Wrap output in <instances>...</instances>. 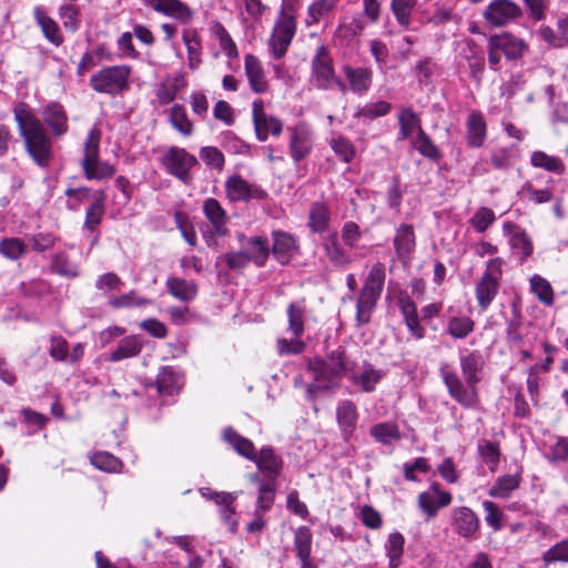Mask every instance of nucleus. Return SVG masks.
<instances>
[{
    "mask_svg": "<svg viewBox=\"0 0 568 568\" xmlns=\"http://www.w3.org/2000/svg\"><path fill=\"white\" fill-rule=\"evenodd\" d=\"M459 363L465 384L447 363L440 365V376L452 398L466 408L475 407L478 403L476 384L484 367L483 356L479 352H469L460 355Z\"/></svg>",
    "mask_w": 568,
    "mask_h": 568,
    "instance_id": "nucleus-1",
    "label": "nucleus"
},
{
    "mask_svg": "<svg viewBox=\"0 0 568 568\" xmlns=\"http://www.w3.org/2000/svg\"><path fill=\"white\" fill-rule=\"evenodd\" d=\"M14 119L30 156L37 164L47 165L51 158L52 142L40 120L26 103L14 108Z\"/></svg>",
    "mask_w": 568,
    "mask_h": 568,
    "instance_id": "nucleus-2",
    "label": "nucleus"
},
{
    "mask_svg": "<svg viewBox=\"0 0 568 568\" xmlns=\"http://www.w3.org/2000/svg\"><path fill=\"white\" fill-rule=\"evenodd\" d=\"M223 438L239 455L256 464L258 471L264 476L263 480L276 483L283 468V459L272 447H263L256 453L254 444L232 428L224 429Z\"/></svg>",
    "mask_w": 568,
    "mask_h": 568,
    "instance_id": "nucleus-3",
    "label": "nucleus"
},
{
    "mask_svg": "<svg viewBox=\"0 0 568 568\" xmlns=\"http://www.w3.org/2000/svg\"><path fill=\"white\" fill-rule=\"evenodd\" d=\"M101 131L98 128H92L84 142L83 159L81 166L88 180H104L114 175L115 169L113 165L105 161H101L100 153Z\"/></svg>",
    "mask_w": 568,
    "mask_h": 568,
    "instance_id": "nucleus-4",
    "label": "nucleus"
},
{
    "mask_svg": "<svg viewBox=\"0 0 568 568\" xmlns=\"http://www.w3.org/2000/svg\"><path fill=\"white\" fill-rule=\"evenodd\" d=\"M311 83L318 90L337 88L342 93L347 92V85L335 73L333 58L325 45L317 48L312 59Z\"/></svg>",
    "mask_w": 568,
    "mask_h": 568,
    "instance_id": "nucleus-5",
    "label": "nucleus"
},
{
    "mask_svg": "<svg viewBox=\"0 0 568 568\" xmlns=\"http://www.w3.org/2000/svg\"><path fill=\"white\" fill-rule=\"evenodd\" d=\"M295 32V10L291 6L283 4L268 40V49L273 58L281 59L285 55Z\"/></svg>",
    "mask_w": 568,
    "mask_h": 568,
    "instance_id": "nucleus-6",
    "label": "nucleus"
},
{
    "mask_svg": "<svg viewBox=\"0 0 568 568\" xmlns=\"http://www.w3.org/2000/svg\"><path fill=\"white\" fill-rule=\"evenodd\" d=\"M306 307L303 301L293 302L287 307L288 325L286 333L292 338H278L277 349L281 355L300 354L305 348V343L301 339L304 334Z\"/></svg>",
    "mask_w": 568,
    "mask_h": 568,
    "instance_id": "nucleus-7",
    "label": "nucleus"
},
{
    "mask_svg": "<svg viewBox=\"0 0 568 568\" xmlns=\"http://www.w3.org/2000/svg\"><path fill=\"white\" fill-rule=\"evenodd\" d=\"M131 68L129 65L105 67L90 79V87L98 93L118 94L129 89Z\"/></svg>",
    "mask_w": 568,
    "mask_h": 568,
    "instance_id": "nucleus-8",
    "label": "nucleus"
},
{
    "mask_svg": "<svg viewBox=\"0 0 568 568\" xmlns=\"http://www.w3.org/2000/svg\"><path fill=\"white\" fill-rule=\"evenodd\" d=\"M503 264L504 261L500 257L489 260L485 272L476 283L475 295L481 311H486L498 294Z\"/></svg>",
    "mask_w": 568,
    "mask_h": 568,
    "instance_id": "nucleus-9",
    "label": "nucleus"
},
{
    "mask_svg": "<svg viewBox=\"0 0 568 568\" xmlns=\"http://www.w3.org/2000/svg\"><path fill=\"white\" fill-rule=\"evenodd\" d=\"M288 151L295 164L310 156L315 144V132L306 122L287 126Z\"/></svg>",
    "mask_w": 568,
    "mask_h": 568,
    "instance_id": "nucleus-10",
    "label": "nucleus"
},
{
    "mask_svg": "<svg viewBox=\"0 0 568 568\" xmlns=\"http://www.w3.org/2000/svg\"><path fill=\"white\" fill-rule=\"evenodd\" d=\"M161 163L170 174L186 184L191 181L190 171L197 164V160L186 150L171 146L162 155Z\"/></svg>",
    "mask_w": 568,
    "mask_h": 568,
    "instance_id": "nucleus-11",
    "label": "nucleus"
},
{
    "mask_svg": "<svg viewBox=\"0 0 568 568\" xmlns=\"http://www.w3.org/2000/svg\"><path fill=\"white\" fill-rule=\"evenodd\" d=\"M523 14L521 8L510 0H493L483 11L487 24L494 28L506 27Z\"/></svg>",
    "mask_w": 568,
    "mask_h": 568,
    "instance_id": "nucleus-12",
    "label": "nucleus"
},
{
    "mask_svg": "<svg viewBox=\"0 0 568 568\" xmlns=\"http://www.w3.org/2000/svg\"><path fill=\"white\" fill-rule=\"evenodd\" d=\"M453 496L449 491L440 488L439 484L433 483L426 490L417 497L418 508L428 519L437 516L438 510L452 504Z\"/></svg>",
    "mask_w": 568,
    "mask_h": 568,
    "instance_id": "nucleus-13",
    "label": "nucleus"
},
{
    "mask_svg": "<svg viewBox=\"0 0 568 568\" xmlns=\"http://www.w3.org/2000/svg\"><path fill=\"white\" fill-rule=\"evenodd\" d=\"M226 196L231 202H247L252 199L266 197L265 191L255 184L248 183L241 175L234 174L225 181Z\"/></svg>",
    "mask_w": 568,
    "mask_h": 568,
    "instance_id": "nucleus-14",
    "label": "nucleus"
},
{
    "mask_svg": "<svg viewBox=\"0 0 568 568\" xmlns=\"http://www.w3.org/2000/svg\"><path fill=\"white\" fill-rule=\"evenodd\" d=\"M252 114L256 136L260 141H266L270 135L277 136L281 134L283 129L281 120L264 112V104L261 99L253 102Z\"/></svg>",
    "mask_w": 568,
    "mask_h": 568,
    "instance_id": "nucleus-15",
    "label": "nucleus"
},
{
    "mask_svg": "<svg viewBox=\"0 0 568 568\" xmlns=\"http://www.w3.org/2000/svg\"><path fill=\"white\" fill-rule=\"evenodd\" d=\"M450 519L454 531L463 538H471L479 529V519L469 507H455Z\"/></svg>",
    "mask_w": 568,
    "mask_h": 568,
    "instance_id": "nucleus-16",
    "label": "nucleus"
},
{
    "mask_svg": "<svg viewBox=\"0 0 568 568\" xmlns=\"http://www.w3.org/2000/svg\"><path fill=\"white\" fill-rule=\"evenodd\" d=\"M504 234L510 236L509 244L515 252L519 255L520 262H524L531 255L534 245L525 230L520 229L513 222H505L503 225Z\"/></svg>",
    "mask_w": 568,
    "mask_h": 568,
    "instance_id": "nucleus-17",
    "label": "nucleus"
},
{
    "mask_svg": "<svg viewBox=\"0 0 568 568\" xmlns=\"http://www.w3.org/2000/svg\"><path fill=\"white\" fill-rule=\"evenodd\" d=\"M244 69L251 90L257 94L265 93L268 90V81L258 58L253 54H246Z\"/></svg>",
    "mask_w": 568,
    "mask_h": 568,
    "instance_id": "nucleus-18",
    "label": "nucleus"
},
{
    "mask_svg": "<svg viewBox=\"0 0 568 568\" xmlns=\"http://www.w3.org/2000/svg\"><path fill=\"white\" fill-rule=\"evenodd\" d=\"M297 248V241L292 234L283 231L273 232L272 252L281 264H288Z\"/></svg>",
    "mask_w": 568,
    "mask_h": 568,
    "instance_id": "nucleus-19",
    "label": "nucleus"
},
{
    "mask_svg": "<svg viewBox=\"0 0 568 568\" xmlns=\"http://www.w3.org/2000/svg\"><path fill=\"white\" fill-rule=\"evenodd\" d=\"M342 71L348 82L347 90L352 92L363 95L365 94L371 85L373 80V72L367 68H353L348 64L343 65Z\"/></svg>",
    "mask_w": 568,
    "mask_h": 568,
    "instance_id": "nucleus-20",
    "label": "nucleus"
},
{
    "mask_svg": "<svg viewBox=\"0 0 568 568\" xmlns=\"http://www.w3.org/2000/svg\"><path fill=\"white\" fill-rule=\"evenodd\" d=\"M149 6L156 12L173 18L181 23L192 19L191 9L181 0H149Z\"/></svg>",
    "mask_w": 568,
    "mask_h": 568,
    "instance_id": "nucleus-21",
    "label": "nucleus"
},
{
    "mask_svg": "<svg viewBox=\"0 0 568 568\" xmlns=\"http://www.w3.org/2000/svg\"><path fill=\"white\" fill-rule=\"evenodd\" d=\"M41 115L54 136L60 138L68 132V116L60 103L50 102L43 108Z\"/></svg>",
    "mask_w": 568,
    "mask_h": 568,
    "instance_id": "nucleus-22",
    "label": "nucleus"
},
{
    "mask_svg": "<svg viewBox=\"0 0 568 568\" xmlns=\"http://www.w3.org/2000/svg\"><path fill=\"white\" fill-rule=\"evenodd\" d=\"M487 138V123L479 111H471L466 120V140L470 148H480Z\"/></svg>",
    "mask_w": 568,
    "mask_h": 568,
    "instance_id": "nucleus-23",
    "label": "nucleus"
},
{
    "mask_svg": "<svg viewBox=\"0 0 568 568\" xmlns=\"http://www.w3.org/2000/svg\"><path fill=\"white\" fill-rule=\"evenodd\" d=\"M203 213L212 224L217 235L224 236L227 233L226 224L229 222V217L225 210L216 199L209 197L204 201Z\"/></svg>",
    "mask_w": 568,
    "mask_h": 568,
    "instance_id": "nucleus-24",
    "label": "nucleus"
},
{
    "mask_svg": "<svg viewBox=\"0 0 568 568\" xmlns=\"http://www.w3.org/2000/svg\"><path fill=\"white\" fill-rule=\"evenodd\" d=\"M394 247L400 261L407 263L410 260V255L415 250V233L413 226L403 224L397 229L394 237Z\"/></svg>",
    "mask_w": 568,
    "mask_h": 568,
    "instance_id": "nucleus-25",
    "label": "nucleus"
},
{
    "mask_svg": "<svg viewBox=\"0 0 568 568\" xmlns=\"http://www.w3.org/2000/svg\"><path fill=\"white\" fill-rule=\"evenodd\" d=\"M494 37L495 47L500 48L505 57L509 60L521 58L528 49L526 41L510 33L505 32Z\"/></svg>",
    "mask_w": 568,
    "mask_h": 568,
    "instance_id": "nucleus-26",
    "label": "nucleus"
},
{
    "mask_svg": "<svg viewBox=\"0 0 568 568\" xmlns=\"http://www.w3.org/2000/svg\"><path fill=\"white\" fill-rule=\"evenodd\" d=\"M357 418V409L354 403L344 400L338 404L336 419L345 438H349L355 432Z\"/></svg>",
    "mask_w": 568,
    "mask_h": 568,
    "instance_id": "nucleus-27",
    "label": "nucleus"
},
{
    "mask_svg": "<svg viewBox=\"0 0 568 568\" xmlns=\"http://www.w3.org/2000/svg\"><path fill=\"white\" fill-rule=\"evenodd\" d=\"M33 17L37 24L41 28L44 38L59 47L63 42L62 33L60 32L58 23L50 18L42 7H36L33 9Z\"/></svg>",
    "mask_w": 568,
    "mask_h": 568,
    "instance_id": "nucleus-28",
    "label": "nucleus"
},
{
    "mask_svg": "<svg viewBox=\"0 0 568 568\" xmlns=\"http://www.w3.org/2000/svg\"><path fill=\"white\" fill-rule=\"evenodd\" d=\"M241 248L247 254L248 260L253 261L257 266L265 264L270 253L267 240L263 236L243 237Z\"/></svg>",
    "mask_w": 568,
    "mask_h": 568,
    "instance_id": "nucleus-29",
    "label": "nucleus"
},
{
    "mask_svg": "<svg viewBox=\"0 0 568 568\" xmlns=\"http://www.w3.org/2000/svg\"><path fill=\"white\" fill-rule=\"evenodd\" d=\"M237 498V493H214L213 500L220 506V515L225 525L229 526L232 532H235L237 527V520L234 518L235 508L233 507L234 501Z\"/></svg>",
    "mask_w": 568,
    "mask_h": 568,
    "instance_id": "nucleus-30",
    "label": "nucleus"
},
{
    "mask_svg": "<svg viewBox=\"0 0 568 568\" xmlns=\"http://www.w3.org/2000/svg\"><path fill=\"white\" fill-rule=\"evenodd\" d=\"M168 292L179 301L191 302L197 295V286L192 281L171 276L166 280Z\"/></svg>",
    "mask_w": 568,
    "mask_h": 568,
    "instance_id": "nucleus-31",
    "label": "nucleus"
},
{
    "mask_svg": "<svg viewBox=\"0 0 568 568\" xmlns=\"http://www.w3.org/2000/svg\"><path fill=\"white\" fill-rule=\"evenodd\" d=\"M521 473L514 475H503L496 479L488 490V495L494 498L508 499L511 494L520 486Z\"/></svg>",
    "mask_w": 568,
    "mask_h": 568,
    "instance_id": "nucleus-32",
    "label": "nucleus"
},
{
    "mask_svg": "<svg viewBox=\"0 0 568 568\" xmlns=\"http://www.w3.org/2000/svg\"><path fill=\"white\" fill-rule=\"evenodd\" d=\"M182 385V376L172 367H163L158 374L156 387L161 395L172 396L181 389Z\"/></svg>",
    "mask_w": 568,
    "mask_h": 568,
    "instance_id": "nucleus-33",
    "label": "nucleus"
},
{
    "mask_svg": "<svg viewBox=\"0 0 568 568\" xmlns=\"http://www.w3.org/2000/svg\"><path fill=\"white\" fill-rule=\"evenodd\" d=\"M182 40H183V43L185 44L186 52H187V65L192 71H194L202 63L201 39H200L196 30L185 29L182 34Z\"/></svg>",
    "mask_w": 568,
    "mask_h": 568,
    "instance_id": "nucleus-34",
    "label": "nucleus"
},
{
    "mask_svg": "<svg viewBox=\"0 0 568 568\" xmlns=\"http://www.w3.org/2000/svg\"><path fill=\"white\" fill-rule=\"evenodd\" d=\"M251 480L258 484V496L255 511L258 514H265L271 509L274 503L276 483L272 480H262L258 474L252 475Z\"/></svg>",
    "mask_w": 568,
    "mask_h": 568,
    "instance_id": "nucleus-35",
    "label": "nucleus"
},
{
    "mask_svg": "<svg viewBox=\"0 0 568 568\" xmlns=\"http://www.w3.org/2000/svg\"><path fill=\"white\" fill-rule=\"evenodd\" d=\"M294 546L302 568H315L311 562L312 534L307 527L302 526L296 529Z\"/></svg>",
    "mask_w": 568,
    "mask_h": 568,
    "instance_id": "nucleus-36",
    "label": "nucleus"
},
{
    "mask_svg": "<svg viewBox=\"0 0 568 568\" xmlns=\"http://www.w3.org/2000/svg\"><path fill=\"white\" fill-rule=\"evenodd\" d=\"M379 295L361 291L356 302L355 321L358 326L365 325L371 321L372 314L379 300Z\"/></svg>",
    "mask_w": 568,
    "mask_h": 568,
    "instance_id": "nucleus-37",
    "label": "nucleus"
},
{
    "mask_svg": "<svg viewBox=\"0 0 568 568\" xmlns=\"http://www.w3.org/2000/svg\"><path fill=\"white\" fill-rule=\"evenodd\" d=\"M210 30L212 36L217 40L221 50L229 59H235L239 57L236 43L221 22H213Z\"/></svg>",
    "mask_w": 568,
    "mask_h": 568,
    "instance_id": "nucleus-38",
    "label": "nucleus"
},
{
    "mask_svg": "<svg viewBox=\"0 0 568 568\" xmlns=\"http://www.w3.org/2000/svg\"><path fill=\"white\" fill-rule=\"evenodd\" d=\"M384 376V371L376 369L372 365L366 364L358 374L353 376V381L364 392L369 393L375 389V386L382 381Z\"/></svg>",
    "mask_w": 568,
    "mask_h": 568,
    "instance_id": "nucleus-39",
    "label": "nucleus"
},
{
    "mask_svg": "<svg viewBox=\"0 0 568 568\" xmlns=\"http://www.w3.org/2000/svg\"><path fill=\"white\" fill-rule=\"evenodd\" d=\"M371 436L383 445H392L402 438L397 424L393 422H384L374 425L371 428Z\"/></svg>",
    "mask_w": 568,
    "mask_h": 568,
    "instance_id": "nucleus-40",
    "label": "nucleus"
},
{
    "mask_svg": "<svg viewBox=\"0 0 568 568\" xmlns=\"http://www.w3.org/2000/svg\"><path fill=\"white\" fill-rule=\"evenodd\" d=\"M324 250L328 260L336 266H346L351 263V255L341 246L336 234L325 239Z\"/></svg>",
    "mask_w": 568,
    "mask_h": 568,
    "instance_id": "nucleus-41",
    "label": "nucleus"
},
{
    "mask_svg": "<svg viewBox=\"0 0 568 568\" xmlns=\"http://www.w3.org/2000/svg\"><path fill=\"white\" fill-rule=\"evenodd\" d=\"M141 349L142 343L138 336H126L119 343L118 347L111 353L110 361L120 362L125 358L134 357L141 352Z\"/></svg>",
    "mask_w": 568,
    "mask_h": 568,
    "instance_id": "nucleus-42",
    "label": "nucleus"
},
{
    "mask_svg": "<svg viewBox=\"0 0 568 568\" xmlns=\"http://www.w3.org/2000/svg\"><path fill=\"white\" fill-rule=\"evenodd\" d=\"M338 0H316L307 9L306 24L313 26L328 17L336 8Z\"/></svg>",
    "mask_w": 568,
    "mask_h": 568,
    "instance_id": "nucleus-43",
    "label": "nucleus"
},
{
    "mask_svg": "<svg viewBox=\"0 0 568 568\" xmlns=\"http://www.w3.org/2000/svg\"><path fill=\"white\" fill-rule=\"evenodd\" d=\"M385 277V265L381 262L375 263L369 270L361 291L381 296L384 288Z\"/></svg>",
    "mask_w": 568,
    "mask_h": 568,
    "instance_id": "nucleus-44",
    "label": "nucleus"
},
{
    "mask_svg": "<svg viewBox=\"0 0 568 568\" xmlns=\"http://www.w3.org/2000/svg\"><path fill=\"white\" fill-rule=\"evenodd\" d=\"M307 372L314 379L316 388H328L329 385L337 379L331 376L329 371L325 367L323 359H314L308 363Z\"/></svg>",
    "mask_w": 568,
    "mask_h": 568,
    "instance_id": "nucleus-45",
    "label": "nucleus"
},
{
    "mask_svg": "<svg viewBox=\"0 0 568 568\" xmlns=\"http://www.w3.org/2000/svg\"><path fill=\"white\" fill-rule=\"evenodd\" d=\"M530 162L532 166L548 172L561 174L565 171V165L559 158L548 155L542 151H535L530 156Z\"/></svg>",
    "mask_w": 568,
    "mask_h": 568,
    "instance_id": "nucleus-46",
    "label": "nucleus"
},
{
    "mask_svg": "<svg viewBox=\"0 0 568 568\" xmlns=\"http://www.w3.org/2000/svg\"><path fill=\"white\" fill-rule=\"evenodd\" d=\"M475 327L474 321L468 316H454L447 323V332L454 338L467 337Z\"/></svg>",
    "mask_w": 568,
    "mask_h": 568,
    "instance_id": "nucleus-47",
    "label": "nucleus"
},
{
    "mask_svg": "<svg viewBox=\"0 0 568 568\" xmlns=\"http://www.w3.org/2000/svg\"><path fill=\"white\" fill-rule=\"evenodd\" d=\"M329 223V211L322 203H314L310 211L308 225L314 232H324Z\"/></svg>",
    "mask_w": 568,
    "mask_h": 568,
    "instance_id": "nucleus-48",
    "label": "nucleus"
},
{
    "mask_svg": "<svg viewBox=\"0 0 568 568\" xmlns=\"http://www.w3.org/2000/svg\"><path fill=\"white\" fill-rule=\"evenodd\" d=\"M90 460L95 468L106 473H116L122 468V462L108 452H97Z\"/></svg>",
    "mask_w": 568,
    "mask_h": 568,
    "instance_id": "nucleus-49",
    "label": "nucleus"
},
{
    "mask_svg": "<svg viewBox=\"0 0 568 568\" xmlns=\"http://www.w3.org/2000/svg\"><path fill=\"white\" fill-rule=\"evenodd\" d=\"M170 122L174 129L185 136L191 135L193 131V124L186 115V111L183 105L174 104L170 112Z\"/></svg>",
    "mask_w": 568,
    "mask_h": 568,
    "instance_id": "nucleus-50",
    "label": "nucleus"
},
{
    "mask_svg": "<svg viewBox=\"0 0 568 568\" xmlns=\"http://www.w3.org/2000/svg\"><path fill=\"white\" fill-rule=\"evenodd\" d=\"M398 121L400 125V139L403 140L409 138L415 131L418 133L419 130H422L418 115L410 109L402 110L398 115Z\"/></svg>",
    "mask_w": 568,
    "mask_h": 568,
    "instance_id": "nucleus-51",
    "label": "nucleus"
},
{
    "mask_svg": "<svg viewBox=\"0 0 568 568\" xmlns=\"http://www.w3.org/2000/svg\"><path fill=\"white\" fill-rule=\"evenodd\" d=\"M417 0H392L390 9L399 26L408 28L410 24V17Z\"/></svg>",
    "mask_w": 568,
    "mask_h": 568,
    "instance_id": "nucleus-52",
    "label": "nucleus"
},
{
    "mask_svg": "<svg viewBox=\"0 0 568 568\" xmlns=\"http://www.w3.org/2000/svg\"><path fill=\"white\" fill-rule=\"evenodd\" d=\"M404 537L399 532H393L388 536L387 542L385 545L386 555L389 559V567L397 568L399 565V558L403 554L404 548Z\"/></svg>",
    "mask_w": 568,
    "mask_h": 568,
    "instance_id": "nucleus-53",
    "label": "nucleus"
},
{
    "mask_svg": "<svg viewBox=\"0 0 568 568\" xmlns=\"http://www.w3.org/2000/svg\"><path fill=\"white\" fill-rule=\"evenodd\" d=\"M530 287L541 303L547 306H550L554 303V291L546 278L539 275H534L530 278Z\"/></svg>",
    "mask_w": 568,
    "mask_h": 568,
    "instance_id": "nucleus-54",
    "label": "nucleus"
},
{
    "mask_svg": "<svg viewBox=\"0 0 568 568\" xmlns=\"http://www.w3.org/2000/svg\"><path fill=\"white\" fill-rule=\"evenodd\" d=\"M151 302L148 298L139 296L134 291H130L129 293L112 296L109 300V305L113 308H132V307H141L150 304Z\"/></svg>",
    "mask_w": 568,
    "mask_h": 568,
    "instance_id": "nucleus-55",
    "label": "nucleus"
},
{
    "mask_svg": "<svg viewBox=\"0 0 568 568\" xmlns=\"http://www.w3.org/2000/svg\"><path fill=\"white\" fill-rule=\"evenodd\" d=\"M478 452L490 471H496L500 458L498 446L490 440H481L478 444Z\"/></svg>",
    "mask_w": 568,
    "mask_h": 568,
    "instance_id": "nucleus-56",
    "label": "nucleus"
},
{
    "mask_svg": "<svg viewBox=\"0 0 568 568\" xmlns=\"http://www.w3.org/2000/svg\"><path fill=\"white\" fill-rule=\"evenodd\" d=\"M329 144L334 153L344 162L349 163L355 158V146L348 139L337 135L332 138Z\"/></svg>",
    "mask_w": 568,
    "mask_h": 568,
    "instance_id": "nucleus-57",
    "label": "nucleus"
},
{
    "mask_svg": "<svg viewBox=\"0 0 568 568\" xmlns=\"http://www.w3.org/2000/svg\"><path fill=\"white\" fill-rule=\"evenodd\" d=\"M26 253V245L19 239H3L0 241V254L8 258L16 261Z\"/></svg>",
    "mask_w": 568,
    "mask_h": 568,
    "instance_id": "nucleus-58",
    "label": "nucleus"
},
{
    "mask_svg": "<svg viewBox=\"0 0 568 568\" xmlns=\"http://www.w3.org/2000/svg\"><path fill=\"white\" fill-rule=\"evenodd\" d=\"M542 561L546 565L552 562L568 564V538L555 544L542 555Z\"/></svg>",
    "mask_w": 568,
    "mask_h": 568,
    "instance_id": "nucleus-59",
    "label": "nucleus"
},
{
    "mask_svg": "<svg viewBox=\"0 0 568 568\" xmlns=\"http://www.w3.org/2000/svg\"><path fill=\"white\" fill-rule=\"evenodd\" d=\"M496 220L495 213L489 207H479L471 216L469 223L478 232H485Z\"/></svg>",
    "mask_w": 568,
    "mask_h": 568,
    "instance_id": "nucleus-60",
    "label": "nucleus"
},
{
    "mask_svg": "<svg viewBox=\"0 0 568 568\" xmlns=\"http://www.w3.org/2000/svg\"><path fill=\"white\" fill-rule=\"evenodd\" d=\"M325 367L329 371L331 376L342 377L348 369L345 356L341 352H333L325 361Z\"/></svg>",
    "mask_w": 568,
    "mask_h": 568,
    "instance_id": "nucleus-61",
    "label": "nucleus"
},
{
    "mask_svg": "<svg viewBox=\"0 0 568 568\" xmlns=\"http://www.w3.org/2000/svg\"><path fill=\"white\" fill-rule=\"evenodd\" d=\"M521 195L535 204L547 203L552 199V193L549 189H535L531 183L523 185Z\"/></svg>",
    "mask_w": 568,
    "mask_h": 568,
    "instance_id": "nucleus-62",
    "label": "nucleus"
},
{
    "mask_svg": "<svg viewBox=\"0 0 568 568\" xmlns=\"http://www.w3.org/2000/svg\"><path fill=\"white\" fill-rule=\"evenodd\" d=\"M104 214V204L103 196L97 199L90 207L87 210L85 222L84 225L89 230H93L98 224H100L102 216Z\"/></svg>",
    "mask_w": 568,
    "mask_h": 568,
    "instance_id": "nucleus-63",
    "label": "nucleus"
},
{
    "mask_svg": "<svg viewBox=\"0 0 568 568\" xmlns=\"http://www.w3.org/2000/svg\"><path fill=\"white\" fill-rule=\"evenodd\" d=\"M415 148L422 155L429 159H436L439 155L437 146L432 142L429 136L423 130H419L417 134Z\"/></svg>",
    "mask_w": 568,
    "mask_h": 568,
    "instance_id": "nucleus-64",
    "label": "nucleus"
}]
</instances>
